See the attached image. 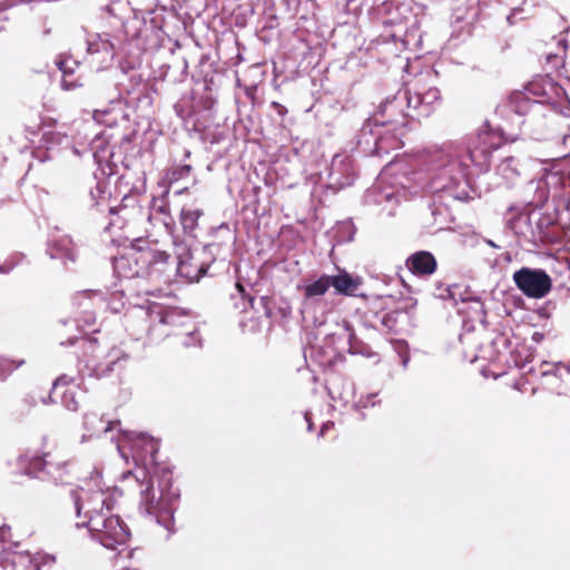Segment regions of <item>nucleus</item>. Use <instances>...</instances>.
<instances>
[{
    "label": "nucleus",
    "instance_id": "1",
    "mask_svg": "<svg viewBox=\"0 0 570 570\" xmlns=\"http://www.w3.org/2000/svg\"><path fill=\"white\" fill-rule=\"evenodd\" d=\"M170 255L156 242L138 238L128 252L115 258L114 268L124 278L141 281L140 291L148 296L167 295L171 282Z\"/></svg>",
    "mask_w": 570,
    "mask_h": 570
},
{
    "label": "nucleus",
    "instance_id": "2",
    "mask_svg": "<svg viewBox=\"0 0 570 570\" xmlns=\"http://www.w3.org/2000/svg\"><path fill=\"white\" fill-rule=\"evenodd\" d=\"M136 460L141 461L144 468H139L134 475L141 485H146L141 490V505L148 514L155 515L158 523L169 529L173 524L175 504L178 500L177 491L170 489L173 484V472L169 469H163L158 476L159 484L167 485V489L160 491V497H156L153 478L149 468L154 469V473L158 474L156 464V455L158 453V442L150 436H140L134 444Z\"/></svg>",
    "mask_w": 570,
    "mask_h": 570
},
{
    "label": "nucleus",
    "instance_id": "3",
    "mask_svg": "<svg viewBox=\"0 0 570 570\" xmlns=\"http://www.w3.org/2000/svg\"><path fill=\"white\" fill-rule=\"evenodd\" d=\"M20 464L29 475L38 476L45 473L55 482H66L70 474V459L58 442L49 436L41 439L39 449L33 454L19 458Z\"/></svg>",
    "mask_w": 570,
    "mask_h": 570
},
{
    "label": "nucleus",
    "instance_id": "4",
    "mask_svg": "<svg viewBox=\"0 0 570 570\" xmlns=\"http://www.w3.org/2000/svg\"><path fill=\"white\" fill-rule=\"evenodd\" d=\"M83 524L92 533V537L108 549H116L119 544H125L130 535L127 525L118 515L106 514L95 515L91 522Z\"/></svg>",
    "mask_w": 570,
    "mask_h": 570
},
{
    "label": "nucleus",
    "instance_id": "5",
    "mask_svg": "<svg viewBox=\"0 0 570 570\" xmlns=\"http://www.w3.org/2000/svg\"><path fill=\"white\" fill-rule=\"evenodd\" d=\"M513 281L517 287L530 298H542L552 288V279L543 269L522 267L514 272Z\"/></svg>",
    "mask_w": 570,
    "mask_h": 570
},
{
    "label": "nucleus",
    "instance_id": "6",
    "mask_svg": "<svg viewBox=\"0 0 570 570\" xmlns=\"http://www.w3.org/2000/svg\"><path fill=\"white\" fill-rule=\"evenodd\" d=\"M112 503L111 495L100 489L82 490L75 501L77 514L83 513L87 518L86 522H91L95 515L108 514Z\"/></svg>",
    "mask_w": 570,
    "mask_h": 570
},
{
    "label": "nucleus",
    "instance_id": "7",
    "mask_svg": "<svg viewBox=\"0 0 570 570\" xmlns=\"http://www.w3.org/2000/svg\"><path fill=\"white\" fill-rule=\"evenodd\" d=\"M109 213L117 217L110 224L122 227L124 224L136 220L142 215V206L136 196L127 195L118 206L110 207Z\"/></svg>",
    "mask_w": 570,
    "mask_h": 570
},
{
    "label": "nucleus",
    "instance_id": "8",
    "mask_svg": "<svg viewBox=\"0 0 570 570\" xmlns=\"http://www.w3.org/2000/svg\"><path fill=\"white\" fill-rule=\"evenodd\" d=\"M409 271L416 276L432 275L438 267V263L433 254L426 250L415 252L410 255L405 262Z\"/></svg>",
    "mask_w": 570,
    "mask_h": 570
},
{
    "label": "nucleus",
    "instance_id": "9",
    "mask_svg": "<svg viewBox=\"0 0 570 570\" xmlns=\"http://www.w3.org/2000/svg\"><path fill=\"white\" fill-rule=\"evenodd\" d=\"M490 160L491 156L485 151V149H481V147L471 137L468 141L465 154L461 156V164L465 168L475 166L480 168V170H485L490 166Z\"/></svg>",
    "mask_w": 570,
    "mask_h": 570
},
{
    "label": "nucleus",
    "instance_id": "10",
    "mask_svg": "<svg viewBox=\"0 0 570 570\" xmlns=\"http://www.w3.org/2000/svg\"><path fill=\"white\" fill-rule=\"evenodd\" d=\"M472 138L481 147V149H485L490 156H492V153L499 149L505 142L502 134L489 128L480 130L476 136Z\"/></svg>",
    "mask_w": 570,
    "mask_h": 570
},
{
    "label": "nucleus",
    "instance_id": "11",
    "mask_svg": "<svg viewBox=\"0 0 570 570\" xmlns=\"http://www.w3.org/2000/svg\"><path fill=\"white\" fill-rule=\"evenodd\" d=\"M331 286L335 292L343 295H352L360 286V281L353 278L348 273L344 272L335 276H330Z\"/></svg>",
    "mask_w": 570,
    "mask_h": 570
},
{
    "label": "nucleus",
    "instance_id": "12",
    "mask_svg": "<svg viewBox=\"0 0 570 570\" xmlns=\"http://www.w3.org/2000/svg\"><path fill=\"white\" fill-rule=\"evenodd\" d=\"M331 287V281L328 275H323L315 282L308 284L304 288V295L306 298L322 296Z\"/></svg>",
    "mask_w": 570,
    "mask_h": 570
},
{
    "label": "nucleus",
    "instance_id": "13",
    "mask_svg": "<svg viewBox=\"0 0 570 570\" xmlns=\"http://www.w3.org/2000/svg\"><path fill=\"white\" fill-rule=\"evenodd\" d=\"M4 570H38V566L31 556L17 554L7 563Z\"/></svg>",
    "mask_w": 570,
    "mask_h": 570
},
{
    "label": "nucleus",
    "instance_id": "14",
    "mask_svg": "<svg viewBox=\"0 0 570 570\" xmlns=\"http://www.w3.org/2000/svg\"><path fill=\"white\" fill-rule=\"evenodd\" d=\"M203 215L202 209L183 208L180 212V224L185 232H193L198 226V219Z\"/></svg>",
    "mask_w": 570,
    "mask_h": 570
},
{
    "label": "nucleus",
    "instance_id": "15",
    "mask_svg": "<svg viewBox=\"0 0 570 570\" xmlns=\"http://www.w3.org/2000/svg\"><path fill=\"white\" fill-rule=\"evenodd\" d=\"M148 314L154 322L157 321L160 324H171L175 318L174 312L158 304H151L148 307Z\"/></svg>",
    "mask_w": 570,
    "mask_h": 570
},
{
    "label": "nucleus",
    "instance_id": "16",
    "mask_svg": "<svg viewBox=\"0 0 570 570\" xmlns=\"http://www.w3.org/2000/svg\"><path fill=\"white\" fill-rule=\"evenodd\" d=\"M512 357L518 367H523L532 361L533 353L528 346L520 345L512 352Z\"/></svg>",
    "mask_w": 570,
    "mask_h": 570
},
{
    "label": "nucleus",
    "instance_id": "17",
    "mask_svg": "<svg viewBox=\"0 0 570 570\" xmlns=\"http://www.w3.org/2000/svg\"><path fill=\"white\" fill-rule=\"evenodd\" d=\"M400 315H401V312H399V311H393V312L383 314L380 317L382 328L385 330L387 333H396Z\"/></svg>",
    "mask_w": 570,
    "mask_h": 570
},
{
    "label": "nucleus",
    "instance_id": "18",
    "mask_svg": "<svg viewBox=\"0 0 570 570\" xmlns=\"http://www.w3.org/2000/svg\"><path fill=\"white\" fill-rule=\"evenodd\" d=\"M190 173H191L190 165L177 166L167 174V179L169 180L170 184H173L175 181H178L179 179L188 177L190 175Z\"/></svg>",
    "mask_w": 570,
    "mask_h": 570
},
{
    "label": "nucleus",
    "instance_id": "19",
    "mask_svg": "<svg viewBox=\"0 0 570 570\" xmlns=\"http://www.w3.org/2000/svg\"><path fill=\"white\" fill-rule=\"evenodd\" d=\"M342 328L344 331L343 335L346 336V338L348 341L350 351L352 353H355L356 352V341H357V337L355 335V332H354L352 325L347 321H343Z\"/></svg>",
    "mask_w": 570,
    "mask_h": 570
},
{
    "label": "nucleus",
    "instance_id": "20",
    "mask_svg": "<svg viewBox=\"0 0 570 570\" xmlns=\"http://www.w3.org/2000/svg\"><path fill=\"white\" fill-rule=\"evenodd\" d=\"M546 62H547V65H550L551 68H553V69L563 68L564 71L568 72L564 59L559 53L547 52L546 53Z\"/></svg>",
    "mask_w": 570,
    "mask_h": 570
},
{
    "label": "nucleus",
    "instance_id": "21",
    "mask_svg": "<svg viewBox=\"0 0 570 570\" xmlns=\"http://www.w3.org/2000/svg\"><path fill=\"white\" fill-rule=\"evenodd\" d=\"M37 562L38 570H50V568L56 563V558L53 556H43L40 559L33 558Z\"/></svg>",
    "mask_w": 570,
    "mask_h": 570
},
{
    "label": "nucleus",
    "instance_id": "22",
    "mask_svg": "<svg viewBox=\"0 0 570 570\" xmlns=\"http://www.w3.org/2000/svg\"><path fill=\"white\" fill-rule=\"evenodd\" d=\"M62 62L60 63V70L63 72V78H62V81H61V86L65 90H71V89H75L76 87L80 86V83H78L77 81H72V80H68L67 77H68V72L62 68Z\"/></svg>",
    "mask_w": 570,
    "mask_h": 570
},
{
    "label": "nucleus",
    "instance_id": "23",
    "mask_svg": "<svg viewBox=\"0 0 570 570\" xmlns=\"http://www.w3.org/2000/svg\"><path fill=\"white\" fill-rule=\"evenodd\" d=\"M71 381H72V379H69L66 375L58 377L53 382V392H56L61 386H67Z\"/></svg>",
    "mask_w": 570,
    "mask_h": 570
},
{
    "label": "nucleus",
    "instance_id": "24",
    "mask_svg": "<svg viewBox=\"0 0 570 570\" xmlns=\"http://www.w3.org/2000/svg\"><path fill=\"white\" fill-rule=\"evenodd\" d=\"M272 107L281 117H284L287 114V108L277 101H273Z\"/></svg>",
    "mask_w": 570,
    "mask_h": 570
},
{
    "label": "nucleus",
    "instance_id": "25",
    "mask_svg": "<svg viewBox=\"0 0 570 570\" xmlns=\"http://www.w3.org/2000/svg\"><path fill=\"white\" fill-rule=\"evenodd\" d=\"M12 268H13V264L4 263L3 265L0 266V273H2V274L9 273Z\"/></svg>",
    "mask_w": 570,
    "mask_h": 570
},
{
    "label": "nucleus",
    "instance_id": "26",
    "mask_svg": "<svg viewBox=\"0 0 570 570\" xmlns=\"http://www.w3.org/2000/svg\"><path fill=\"white\" fill-rule=\"evenodd\" d=\"M236 288L238 289L239 293H242V294L245 293V287L243 286L242 283L237 282L236 283Z\"/></svg>",
    "mask_w": 570,
    "mask_h": 570
},
{
    "label": "nucleus",
    "instance_id": "27",
    "mask_svg": "<svg viewBox=\"0 0 570 570\" xmlns=\"http://www.w3.org/2000/svg\"><path fill=\"white\" fill-rule=\"evenodd\" d=\"M188 191V187H185V188H181L179 190L176 191L177 195H181V194H185Z\"/></svg>",
    "mask_w": 570,
    "mask_h": 570
},
{
    "label": "nucleus",
    "instance_id": "28",
    "mask_svg": "<svg viewBox=\"0 0 570 570\" xmlns=\"http://www.w3.org/2000/svg\"><path fill=\"white\" fill-rule=\"evenodd\" d=\"M159 212H161V213L166 214V213H167V206H161V207L159 208Z\"/></svg>",
    "mask_w": 570,
    "mask_h": 570
},
{
    "label": "nucleus",
    "instance_id": "29",
    "mask_svg": "<svg viewBox=\"0 0 570 570\" xmlns=\"http://www.w3.org/2000/svg\"><path fill=\"white\" fill-rule=\"evenodd\" d=\"M567 175H568V176H569V178H570V170H569V171H567Z\"/></svg>",
    "mask_w": 570,
    "mask_h": 570
}]
</instances>
